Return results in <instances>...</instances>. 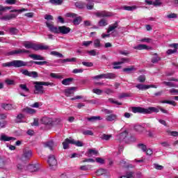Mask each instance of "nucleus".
Returning a JSON list of instances; mask_svg holds the SVG:
<instances>
[{
    "label": "nucleus",
    "instance_id": "obj_39",
    "mask_svg": "<svg viewBox=\"0 0 178 178\" xmlns=\"http://www.w3.org/2000/svg\"><path fill=\"white\" fill-rule=\"evenodd\" d=\"M120 178H134V172H129L126 175H122Z\"/></svg>",
    "mask_w": 178,
    "mask_h": 178
},
{
    "label": "nucleus",
    "instance_id": "obj_14",
    "mask_svg": "<svg viewBox=\"0 0 178 178\" xmlns=\"http://www.w3.org/2000/svg\"><path fill=\"white\" fill-rule=\"evenodd\" d=\"M73 138H66L64 142H63V145L64 149H67L69 148V144H73Z\"/></svg>",
    "mask_w": 178,
    "mask_h": 178
},
{
    "label": "nucleus",
    "instance_id": "obj_33",
    "mask_svg": "<svg viewBox=\"0 0 178 178\" xmlns=\"http://www.w3.org/2000/svg\"><path fill=\"white\" fill-rule=\"evenodd\" d=\"M92 155H98V150L95 149H90L88 151V156H92Z\"/></svg>",
    "mask_w": 178,
    "mask_h": 178
},
{
    "label": "nucleus",
    "instance_id": "obj_13",
    "mask_svg": "<svg viewBox=\"0 0 178 178\" xmlns=\"http://www.w3.org/2000/svg\"><path fill=\"white\" fill-rule=\"evenodd\" d=\"M70 33V28L67 26H58V34H69Z\"/></svg>",
    "mask_w": 178,
    "mask_h": 178
},
{
    "label": "nucleus",
    "instance_id": "obj_32",
    "mask_svg": "<svg viewBox=\"0 0 178 178\" xmlns=\"http://www.w3.org/2000/svg\"><path fill=\"white\" fill-rule=\"evenodd\" d=\"M72 81H73V78H67L62 81V84H63V86H69L72 84Z\"/></svg>",
    "mask_w": 178,
    "mask_h": 178
},
{
    "label": "nucleus",
    "instance_id": "obj_3",
    "mask_svg": "<svg viewBox=\"0 0 178 178\" xmlns=\"http://www.w3.org/2000/svg\"><path fill=\"white\" fill-rule=\"evenodd\" d=\"M3 67H23L29 66V63L20 60H14L11 62L4 63L2 64Z\"/></svg>",
    "mask_w": 178,
    "mask_h": 178
},
{
    "label": "nucleus",
    "instance_id": "obj_1",
    "mask_svg": "<svg viewBox=\"0 0 178 178\" xmlns=\"http://www.w3.org/2000/svg\"><path fill=\"white\" fill-rule=\"evenodd\" d=\"M23 45L26 49H34V51L47 50L49 49V47L44 45L43 44H35L32 42H24Z\"/></svg>",
    "mask_w": 178,
    "mask_h": 178
},
{
    "label": "nucleus",
    "instance_id": "obj_31",
    "mask_svg": "<svg viewBox=\"0 0 178 178\" xmlns=\"http://www.w3.org/2000/svg\"><path fill=\"white\" fill-rule=\"evenodd\" d=\"M74 90H75L74 87L70 88L69 89H66L65 90L66 97H70V95H73V94H74Z\"/></svg>",
    "mask_w": 178,
    "mask_h": 178
},
{
    "label": "nucleus",
    "instance_id": "obj_8",
    "mask_svg": "<svg viewBox=\"0 0 178 178\" xmlns=\"http://www.w3.org/2000/svg\"><path fill=\"white\" fill-rule=\"evenodd\" d=\"M31 156H33V152L30 149H25L24 150V152L22 156V160L29 161V159H30Z\"/></svg>",
    "mask_w": 178,
    "mask_h": 178
},
{
    "label": "nucleus",
    "instance_id": "obj_42",
    "mask_svg": "<svg viewBox=\"0 0 178 178\" xmlns=\"http://www.w3.org/2000/svg\"><path fill=\"white\" fill-rule=\"evenodd\" d=\"M88 120H89V122H95V120H102V118H101V116H93L88 118Z\"/></svg>",
    "mask_w": 178,
    "mask_h": 178
},
{
    "label": "nucleus",
    "instance_id": "obj_57",
    "mask_svg": "<svg viewBox=\"0 0 178 178\" xmlns=\"http://www.w3.org/2000/svg\"><path fill=\"white\" fill-rule=\"evenodd\" d=\"M81 22V17H77L74 19L73 23L74 24H75V26H78V24H80Z\"/></svg>",
    "mask_w": 178,
    "mask_h": 178
},
{
    "label": "nucleus",
    "instance_id": "obj_15",
    "mask_svg": "<svg viewBox=\"0 0 178 178\" xmlns=\"http://www.w3.org/2000/svg\"><path fill=\"white\" fill-rule=\"evenodd\" d=\"M17 17V15L16 14H9V15H6L1 17H0L1 20H12V19H15V17Z\"/></svg>",
    "mask_w": 178,
    "mask_h": 178
},
{
    "label": "nucleus",
    "instance_id": "obj_20",
    "mask_svg": "<svg viewBox=\"0 0 178 178\" xmlns=\"http://www.w3.org/2000/svg\"><path fill=\"white\" fill-rule=\"evenodd\" d=\"M26 63H28L29 65L26 66H31V65H33V63H35V65H39L40 66H42L43 65H47V63H48V62L47 61H33L31 60L29 62H26Z\"/></svg>",
    "mask_w": 178,
    "mask_h": 178
},
{
    "label": "nucleus",
    "instance_id": "obj_35",
    "mask_svg": "<svg viewBox=\"0 0 178 178\" xmlns=\"http://www.w3.org/2000/svg\"><path fill=\"white\" fill-rule=\"evenodd\" d=\"M75 6L79 9H84L86 8V3L83 1H77L75 3Z\"/></svg>",
    "mask_w": 178,
    "mask_h": 178
},
{
    "label": "nucleus",
    "instance_id": "obj_7",
    "mask_svg": "<svg viewBox=\"0 0 178 178\" xmlns=\"http://www.w3.org/2000/svg\"><path fill=\"white\" fill-rule=\"evenodd\" d=\"M10 165V159L0 156V169H6Z\"/></svg>",
    "mask_w": 178,
    "mask_h": 178
},
{
    "label": "nucleus",
    "instance_id": "obj_58",
    "mask_svg": "<svg viewBox=\"0 0 178 178\" xmlns=\"http://www.w3.org/2000/svg\"><path fill=\"white\" fill-rule=\"evenodd\" d=\"M23 118H24V115H23V114H19L17 116L15 121L17 122V123H21Z\"/></svg>",
    "mask_w": 178,
    "mask_h": 178
},
{
    "label": "nucleus",
    "instance_id": "obj_23",
    "mask_svg": "<svg viewBox=\"0 0 178 178\" xmlns=\"http://www.w3.org/2000/svg\"><path fill=\"white\" fill-rule=\"evenodd\" d=\"M11 140H16L14 137L8 136L5 134H1L0 141H10Z\"/></svg>",
    "mask_w": 178,
    "mask_h": 178
},
{
    "label": "nucleus",
    "instance_id": "obj_6",
    "mask_svg": "<svg viewBox=\"0 0 178 178\" xmlns=\"http://www.w3.org/2000/svg\"><path fill=\"white\" fill-rule=\"evenodd\" d=\"M46 26L51 33L59 34V26H55L53 22H46Z\"/></svg>",
    "mask_w": 178,
    "mask_h": 178
},
{
    "label": "nucleus",
    "instance_id": "obj_40",
    "mask_svg": "<svg viewBox=\"0 0 178 178\" xmlns=\"http://www.w3.org/2000/svg\"><path fill=\"white\" fill-rule=\"evenodd\" d=\"M12 9V6L8 7V6H0V16L3 15L2 12H5V10H8Z\"/></svg>",
    "mask_w": 178,
    "mask_h": 178
},
{
    "label": "nucleus",
    "instance_id": "obj_51",
    "mask_svg": "<svg viewBox=\"0 0 178 178\" xmlns=\"http://www.w3.org/2000/svg\"><path fill=\"white\" fill-rule=\"evenodd\" d=\"M169 92L171 95H178V89H176V88L170 89Z\"/></svg>",
    "mask_w": 178,
    "mask_h": 178
},
{
    "label": "nucleus",
    "instance_id": "obj_50",
    "mask_svg": "<svg viewBox=\"0 0 178 178\" xmlns=\"http://www.w3.org/2000/svg\"><path fill=\"white\" fill-rule=\"evenodd\" d=\"M92 168V165H81L80 167L81 170H90Z\"/></svg>",
    "mask_w": 178,
    "mask_h": 178
},
{
    "label": "nucleus",
    "instance_id": "obj_11",
    "mask_svg": "<svg viewBox=\"0 0 178 178\" xmlns=\"http://www.w3.org/2000/svg\"><path fill=\"white\" fill-rule=\"evenodd\" d=\"M30 51L26 50L24 49H18L17 50H13L8 53V55H17L20 54H29Z\"/></svg>",
    "mask_w": 178,
    "mask_h": 178
},
{
    "label": "nucleus",
    "instance_id": "obj_47",
    "mask_svg": "<svg viewBox=\"0 0 178 178\" xmlns=\"http://www.w3.org/2000/svg\"><path fill=\"white\" fill-rule=\"evenodd\" d=\"M95 48H99L101 47V40L96 39L93 42Z\"/></svg>",
    "mask_w": 178,
    "mask_h": 178
},
{
    "label": "nucleus",
    "instance_id": "obj_54",
    "mask_svg": "<svg viewBox=\"0 0 178 178\" xmlns=\"http://www.w3.org/2000/svg\"><path fill=\"white\" fill-rule=\"evenodd\" d=\"M167 19H176L177 18V14L176 13H170L166 15Z\"/></svg>",
    "mask_w": 178,
    "mask_h": 178
},
{
    "label": "nucleus",
    "instance_id": "obj_18",
    "mask_svg": "<svg viewBox=\"0 0 178 178\" xmlns=\"http://www.w3.org/2000/svg\"><path fill=\"white\" fill-rule=\"evenodd\" d=\"M41 122L42 124L45 125H49L51 124L54 121L52 120V118H49L48 117H44L41 119Z\"/></svg>",
    "mask_w": 178,
    "mask_h": 178
},
{
    "label": "nucleus",
    "instance_id": "obj_21",
    "mask_svg": "<svg viewBox=\"0 0 178 178\" xmlns=\"http://www.w3.org/2000/svg\"><path fill=\"white\" fill-rule=\"evenodd\" d=\"M118 119V115L116 114H113V113L107 116H106V122H113Z\"/></svg>",
    "mask_w": 178,
    "mask_h": 178
},
{
    "label": "nucleus",
    "instance_id": "obj_16",
    "mask_svg": "<svg viewBox=\"0 0 178 178\" xmlns=\"http://www.w3.org/2000/svg\"><path fill=\"white\" fill-rule=\"evenodd\" d=\"M126 137H127V131H124L116 136V140L118 141H124Z\"/></svg>",
    "mask_w": 178,
    "mask_h": 178
},
{
    "label": "nucleus",
    "instance_id": "obj_62",
    "mask_svg": "<svg viewBox=\"0 0 178 178\" xmlns=\"http://www.w3.org/2000/svg\"><path fill=\"white\" fill-rule=\"evenodd\" d=\"M8 5H15L17 0H6L5 1Z\"/></svg>",
    "mask_w": 178,
    "mask_h": 178
},
{
    "label": "nucleus",
    "instance_id": "obj_61",
    "mask_svg": "<svg viewBox=\"0 0 178 178\" xmlns=\"http://www.w3.org/2000/svg\"><path fill=\"white\" fill-rule=\"evenodd\" d=\"M73 141L74 143H72V144H74V145H76V147H83V143H81V141H76L74 140V139H73Z\"/></svg>",
    "mask_w": 178,
    "mask_h": 178
},
{
    "label": "nucleus",
    "instance_id": "obj_10",
    "mask_svg": "<svg viewBox=\"0 0 178 178\" xmlns=\"http://www.w3.org/2000/svg\"><path fill=\"white\" fill-rule=\"evenodd\" d=\"M97 17H111L113 14L108 11H98L95 13Z\"/></svg>",
    "mask_w": 178,
    "mask_h": 178
},
{
    "label": "nucleus",
    "instance_id": "obj_4",
    "mask_svg": "<svg viewBox=\"0 0 178 178\" xmlns=\"http://www.w3.org/2000/svg\"><path fill=\"white\" fill-rule=\"evenodd\" d=\"M35 94H44V87L42 86H50L51 87H54L55 84L51 82H35Z\"/></svg>",
    "mask_w": 178,
    "mask_h": 178
},
{
    "label": "nucleus",
    "instance_id": "obj_25",
    "mask_svg": "<svg viewBox=\"0 0 178 178\" xmlns=\"http://www.w3.org/2000/svg\"><path fill=\"white\" fill-rule=\"evenodd\" d=\"M134 49H138V51H141L143 49H151V47L147 46V44H138L137 46L134 47Z\"/></svg>",
    "mask_w": 178,
    "mask_h": 178
},
{
    "label": "nucleus",
    "instance_id": "obj_17",
    "mask_svg": "<svg viewBox=\"0 0 178 178\" xmlns=\"http://www.w3.org/2000/svg\"><path fill=\"white\" fill-rule=\"evenodd\" d=\"M23 112L24 113H28V115H35V113H37V111L34 108H31L30 107H26L23 109Z\"/></svg>",
    "mask_w": 178,
    "mask_h": 178
},
{
    "label": "nucleus",
    "instance_id": "obj_43",
    "mask_svg": "<svg viewBox=\"0 0 178 178\" xmlns=\"http://www.w3.org/2000/svg\"><path fill=\"white\" fill-rule=\"evenodd\" d=\"M49 2L53 5H62L63 0H49Z\"/></svg>",
    "mask_w": 178,
    "mask_h": 178
},
{
    "label": "nucleus",
    "instance_id": "obj_41",
    "mask_svg": "<svg viewBox=\"0 0 178 178\" xmlns=\"http://www.w3.org/2000/svg\"><path fill=\"white\" fill-rule=\"evenodd\" d=\"M50 54L53 55V56H57V58H63V54H62L56 51H51Z\"/></svg>",
    "mask_w": 178,
    "mask_h": 178
},
{
    "label": "nucleus",
    "instance_id": "obj_36",
    "mask_svg": "<svg viewBox=\"0 0 178 178\" xmlns=\"http://www.w3.org/2000/svg\"><path fill=\"white\" fill-rule=\"evenodd\" d=\"M136 88L144 91V90H148V88H149V86H148V85L138 84L136 85Z\"/></svg>",
    "mask_w": 178,
    "mask_h": 178
},
{
    "label": "nucleus",
    "instance_id": "obj_37",
    "mask_svg": "<svg viewBox=\"0 0 178 178\" xmlns=\"http://www.w3.org/2000/svg\"><path fill=\"white\" fill-rule=\"evenodd\" d=\"M163 84H165V86H168V87H175V88H178V86L177 84H175V83L173 82L163 81Z\"/></svg>",
    "mask_w": 178,
    "mask_h": 178
},
{
    "label": "nucleus",
    "instance_id": "obj_55",
    "mask_svg": "<svg viewBox=\"0 0 178 178\" xmlns=\"http://www.w3.org/2000/svg\"><path fill=\"white\" fill-rule=\"evenodd\" d=\"M92 92H94V94H97V95H101V94H102L104 91L101 89L95 88L92 90Z\"/></svg>",
    "mask_w": 178,
    "mask_h": 178
},
{
    "label": "nucleus",
    "instance_id": "obj_59",
    "mask_svg": "<svg viewBox=\"0 0 178 178\" xmlns=\"http://www.w3.org/2000/svg\"><path fill=\"white\" fill-rule=\"evenodd\" d=\"M11 13H22V12H27V9L26 8H22V9H19V10H10Z\"/></svg>",
    "mask_w": 178,
    "mask_h": 178
},
{
    "label": "nucleus",
    "instance_id": "obj_48",
    "mask_svg": "<svg viewBox=\"0 0 178 178\" xmlns=\"http://www.w3.org/2000/svg\"><path fill=\"white\" fill-rule=\"evenodd\" d=\"M138 148H139V149L143 150V152H145V151H147V146L143 143L138 144Z\"/></svg>",
    "mask_w": 178,
    "mask_h": 178
},
{
    "label": "nucleus",
    "instance_id": "obj_52",
    "mask_svg": "<svg viewBox=\"0 0 178 178\" xmlns=\"http://www.w3.org/2000/svg\"><path fill=\"white\" fill-rule=\"evenodd\" d=\"M88 54H89V55H90V56H96V55H99V52H98L95 50L88 51Z\"/></svg>",
    "mask_w": 178,
    "mask_h": 178
},
{
    "label": "nucleus",
    "instance_id": "obj_49",
    "mask_svg": "<svg viewBox=\"0 0 178 178\" xmlns=\"http://www.w3.org/2000/svg\"><path fill=\"white\" fill-rule=\"evenodd\" d=\"M123 9L124 10H136L137 9V6H124Z\"/></svg>",
    "mask_w": 178,
    "mask_h": 178
},
{
    "label": "nucleus",
    "instance_id": "obj_63",
    "mask_svg": "<svg viewBox=\"0 0 178 178\" xmlns=\"http://www.w3.org/2000/svg\"><path fill=\"white\" fill-rule=\"evenodd\" d=\"M113 69H120V65H122L120 62L113 63Z\"/></svg>",
    "mask_w": 178,
    "mask_h": 178
},
{
    "label": "nucleus",
    "instance_id": "obj_34",
    "mask_svg": "<svg viewBox=\"0 0 178 178\" xmlns=\"http://www.w3.org/2000/svg\"><path fill=\"white\" fill-rule=\"evenodd\" d=\"M17 170L18 172H24V170H27V167H24L22 163L17 164Z\"/></svg>",
    "mask_w": 178,
    "mask_h": 178
},
{
    "label": "nucleus",
    "instance_id": "obj_24",
    "mask_svg": "<svg viewBox=\"0 0 178 178\" xmlns=\"http://www.w3.org/2000/svg\"><path fill=\"white\" fill-rule=\"evenodd\" d=\"M30 58L33 59L34 60H44V58L41 55H37V54H30Z\"/></svg>",
    "mask_w": 178,
    "mask_h": 178
},
{
    "label": "nucleus",
    "instance_id": "obj_9",
    "mask_svg": "<svg viewBox=\"0 0 178 178\" xmlns=\"http://www.w3.org/2000/svg\"><path fill=\"white\" fill-rule=\"evenodd\" d=\"M21 73L24 74V76H28L29 77H33L35 79L36 77H38V73L37 72H29L27 70H21Z\"/></svg>",
    "mask_w": 178,
    "mask_h": 178
},
{
    "label": "nucleus",
    "instance_id": "obj_12",
    "mask_svg": "<svg viewBox=\"0 0 178 178\" xmlns=\"http://www.w3.org/2000/svg\"><path fill=\"white\" fill-rule=\"evenodd\" d=\"M170 48H174L173 49H169L167 50L166 54L167 55H172V54H176L177 52L178 49V44L177 43H174L170 44Z\"/></svg>",
    "mask_w": 178,
    "mask_h": 178
},
{
    "label": "nucleus",
    "instance_id": "obj_2",
    "mask_svg": "<svg viewBox=\"0 0 178 178\" xmlns=\"http://www.w3.org/2000/svg\"><path fill=\"white\" fill-rule=\"evenodd\" d=\"M132 112L134 113H158L159 112V109L155 107H149L147 108H141V107H133Z\"/></svg>",
    "mask_w": 178,
    "mask_h": 178
},
{
    "label": "nucleus",
    "instance_id": "obj_64",
    "mask_svg": "<svg viewBox=\"0 0 178 178\" xmlns=\"http://www.w3.org/2000/svg\"><path fill=\"white\" fill-rule=\"evenodd\" d=\"M138 81L139 83H144V81H145V76L140 75V76H138Z\"/></svg>",
    "mask_w": 178,
    "mask_h": 178
},
{
    "label": "nucleus",
    "instance_id": "obj_45",
    "mask_svg": "<svg viewBox=\"0 0 178 178\" xmlns=\"http://www.w3.org/2000/svg\"><path fill=\"white\" fill-rule=\"evenodd\" d=\"M50 76L53 79H63V76L60 75V74L51 73Z\"/></svg>",
    "mask_w": 178,
    "mask_h": 178
},
{
    "label": "nucleus",
    "instance_id": "obj_22",
    "mask_svg": "<svg viewBox=\"0 0 178 178\" xmlns=\"http://www.w3.org/2000/svg\"><path fill=\"white\" fill-rule=\"evenodd\" d=\"M2 108L6 111H12V109H16V106H13L10 104H2Z\"/></svg>",
    "mask_w": 178,
    "mask_h": 178
},
{
    "label": "nucleus",
    "instance_id": "obj_5",
    "mask_svg": "<svg viewBox=\"0 0 178 178\" xmlns=\"http://www.w3.org/2000/svg\"><path fill=\"white\" fill-rule=\"evenodd\" d=\"M47 162H48L49 166L50 169H51V170H55V169H56V165H58V161H56L55 156H54V155L49 156Z\"/></svg>",
    "mask_w": 178,
    "mask_h": 178
},
{
    "label": "nucleus",
    "instance_id": "obj_27",
    "mask_svg": "<svg viewBox=\"0 0 178 178\" xmlns=\"http://www.w3.org/2000/svg\"><path fill=\"white\" fill-rule=\"evenodd\" d=\"M134 130H135V131L138 133V134H141L143 133V131H144L145 130V129L141 125H135Z\"/></svg>",
    "mask_w": 178,
    "mask_h": 178
},
{
    "label": "nucleus",
    "instance_id": "obj_56",
    "mask_svg": "<svg viewBox=\"0 0 178 178\" xmlns=\"http://www.w3.org/2000/svg\"><path fill=\"white\" fill-rule=\"evenodd\" d=\"M82 65H83V66H86V67H92V66H94V63L86 61L82 62Z\"/></svg>",
    "mask_w": 178,
    "mask_h": 178
},
{
    "label": "nucleus",
    "instance_id": "obj_28",
    "mask_svg": "<svg viewBox=\"0 0 178 178\" xmlns=\"http://www.w3.org/2000/svg\"><path fill=\"white\" fill-rule=\"evenodd\" d=\"M45 148H49L51 150L54 149V147H55V143H54V141L49 140L44 143Z\"/></svg>",
    "mask_w": 178,
    "mask_h": 178
},
{
    "label": "nucleus",
    "instance_id": "obj_53",
    "mask_svg": "<svg viewBox=\"0 0 178 178\" xmlns=\"http://www.w3.org/2000/svg\"><path fill=\"white\" fill-rule=\"evenodd\" d=\"M116 75L113 73L105 74V79H115Z\"/></svg>",
    "mask_w": 178,
    "mask_h": 178
},
{
    "label": "nucleus",
    "instance_id": "obj_29",
    "mask_svg": "<svg viewBox=\"0 0 178 178\" xmlns=\"http://www.w3.org/2000/svg\"><path fill=\"white\" fill-rule=\"evenodd\" d=\"M97 176H103L105 175H108V170L104 168H100L96 172Z\"/></svg>",
    "mask_w": 178,
    "mask_h": 178
},
{
    "label": "nucleus",
    "instance_id": "obj_38",
    "mask_svg": "<svg viewBox=\"0 0 178 178\" xmlns=\"http://www.w3.org/2000/svg\"><path fill=\"white\" fill-rule=\"evenodd\" d=\"M134 71H136V67H134V66H131V67L123 69V72H125L127 73H131V72H134Z\"/></svg>",
    "mask_w": 178,
    "mask_h": 178
},
{
    "label": "nucleus",
    "instance_id": "obj_60",
    "mask_svg": "<svg viewBox=\"0 0 178 178\" xmlns=\"http://www.w3.org/2000/svg\"><path fill=\"white\" fill-rule=\"evenodd\" d=\"M76 60H77V58H65L63 60V63H66V62H76Z\"/></svg>",
    "mask_w": 178,
    "mask_h": 178
},
{
    "label": "nucleus",
    "instance_id": "obj_44",
    "mask_svg": "<svg viewBox=\"0 0 178 178\" xmlns=\"http://www.w3.org/2000/svg\"><path fill=\"white\" fill-rule=\"evenodd\" d=\"M159 60H161V58H159V56H158V54H155L154 55V57L152 59V63H156L159 62Z\"/></svg>",
    "mask_w": 178,
    "mask_h": 178
},
{
    "label": "nucleus",
    "instance_id": "obj_30",
    "mask_svg": "<svg viewBox=\"0 0 178 178\" xmlns=\"http://www.w3.org/2000/svg\"><path fill=\"white\" fill-rule=\"evenodd\" d=\"M99 27H105V26H108V19H102L98 22Z\"/></svg>",
    "mask_w": 178,
    "mask_h": 178
},
{
    "label": "nucleus",
    "instance_id": "obj_46",
    "mask_svg": "<svg viewBox=\"0 0 178 178\" xmlns=\"http://www.w3.org/2000/svg\"><path fill=\"white\" fill-rule=\"evenodd\" d=\"M100 138H102V140H106V141H108V140L112 138V135L103 134L100 136Z\"/></svg>",
    "mask_w": 178,
    "mask_h": 178
},
{
    "label": "nucleus",
    "instance_id": "obj_26",
    "mask_svg": "<svg viewBox=\"0 0 178 178\" xmlns=\"http://www.w3.org/2000/svg\"><path fill=\"white\" fill-rule=\"evenodd\" d=\"M118 26L119 24L118 22L109 25L107 33H111V31H113L114 30H115V29H118Z\"/></svg>",
    "mask_w": 178,
    "mask_h": 178
},
{
    "label": "nucleus",
    "instance_id": "obj_19",
    "mask_svg": "<svg viewBox=\"0 0 178 178\" xmlns=\"http://www.w3.org/2000/svg\"><path fill=\"white\" fill-rule=\"evenodd\" d=\"M38 169V165L35 164L29 165L26 167V170H29V172H37Z\"/></svg>",
    "mask_w": 178,
    "mask_h": 178
}]
</instances>
